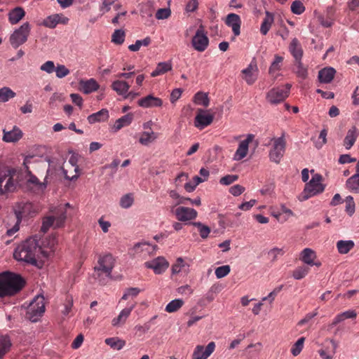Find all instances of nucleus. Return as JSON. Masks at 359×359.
<instances>
[{"instance_id":"10","label":"nucleus","mask_w":359,"mask_h":359,"mask_svg":"<svg viewBox=\"0 0 359 359\" xmlns=\"http://www.w3.org/2000/svg\"><path fill=\"white\" fill-rule=\"evenodd\" d=\"M114 258L111 255H106L99 259V266L95 267V270L102 271L107 276L110 277L112 269L114 266Z\"/></svg>"},{"instance_id":"40","label":"nucleus","mask_w":359,"mask_h":359,"mask_svg":"<svg viewBox=\"0 0 359 359\" xmlns=\"http://www.w3.org/2000/svg\"><path fill=\"white\" fill-rule=\"evenodd\" d=\"M156 138L157 135L153 131L151 133L144 132L141 135L139 142L143 145H148L149 143L154 141Z\"/></svg>"},{"instance_id":"46","label":"nucleus","mask_w":359,"mask_h":359,"mask_svg":"<svg viewBox=\"0 0 359 359\" xmlns=\"http://www.w3.org/2000/svg\"><path fill=\"white\" fill-rule=\"evenodd\" d=\"M195 101L198 104L207 107L209 105L210 100L207 93L198 92L195 95Z\"/></svg>"},{"instance_id":"64","label":"nucleus","mask_w":359,"mask_h":359,"mask_svg":"<svg viewBox=\"0 0 359 359\" xmlns=\"http://www.w3.org/2000/svg\"><path fill=\"white\" fill-rule=\"evenodd\" d=\"M338 161L340 164H344L355 162L356 158L351 157L349 154H341L340 155Z\"/></svg>"},{"instance_id":"54","label":"nucleus","mask_w":359,"mask_h":359,"mask_svg":"<svg viewBox=\"0 0 359 359\" xmlns=\"http://www.w3.org/2000/svg\"><path fill=\"white\" fill-rule=\"evenodd\" d=\"M231 269L229 265L219 266L215 269V276L217 278H222L230 273Z\"/></svg>"},{"instance_id":"62","label":"nucleus","mask_w":359,"mask_h":359,"mask_svg":"<svg viewBox=\"0 0 359 359\" xmlns=\"http://www.w3.org/2000/svg\"><path fill=\"white\" fill-rule=\"evenodd\" d=\"M244 191L245 188L240 184L233 185L229 189V192L234 196H240Z\"/></svg>"},{"instance_id":"14","label":"nucleus","mask_w":359,"mask_h":359,"mask_svg":"<svg viewBox=\"0 0 359 359\" xmlns=\"http://www.w3.org/2000/svg\"><path fill=\"white\" fill-rule=\"evenodd\" d=\"M214 119L212 114H205V111L201 109H198V114L195 117L194 125L197 128H203L210 125Z\"/></svg>"},{"instance_id":"44","label":"nucleus","mask_w":359,"mask_h":359,"mask_svg":"<svg viewBox=\"0 0 359 359\" xmlns=\"http://www.w3.org/2000/svg\"><path fill=\"white\" fill-rule=\"evenodd\" d=\"M125 32L123 29H116L111 36V41L115 44L121 45L124 42Z\"/></svg>"},{"instance_id":"9","label":"nucleus","mask_w":359,"mask_h":359,"mask_svg":"<svg viewBox=\"0 0 359 359\" xmlns=\"http://www.w3.org/2000/svg\"><path fill=\"white\" fill-rule=\"evenodd\" d=\"M208 44L209 39L205 33L203 26L201 25L192 38L191 45L196 50L203 52L208 48Z\"/></svg>"},{"instance_id":"2","label":"nucleus","mask_w":359,"mask_h":359,"mask_svg":"<svg viewBox=\"0 0 359 359\" xmlns=\"http://www.w3.org/2000/svg\"><path fill=\"white\" fill-rule=\"evenodd\" d=\"M15 168H7L0 171V195L13 193L17 190L18 182L14 180Z\"/></svg>"},{"instance_id":"59","label":"nucleus","mask_w":359,"mask_h":359,"mask_svg":"<svg viewBox=\"0 0 359 359\" xmlns=\"http://www.w3.org/2000/svg\"><path fill=\"white\" fill-rule=\"evenodd\" d=\"M346 211L349 215H352L355 212V203L353 201V198L351 196H347L346 198Z\"/></svg>"},{"instance_id":"28","label":"nucleus","mask_w":359,"mask_h":359,"mask_svg":"<svg viewBox=\"0 0 359 359\" xmlns=\"http://www.w3.org/2000/svg\"><path fill=\"white\" fill-rule=\"evenodd\" d=\"M290 50L296 60H301L303 55V50L299 46L297 39L294 38L292 40L290 45Z\"/></svg>"},{"instance_id":"34","label":"nucleus","mask_w":359,"mask_h":359,"mask_svg":"<svg viewBox=\"0 0 359 359\" xmlns=\"http://www.w3.org/2000/svg\"><path fill=\"white\" fill-rule=\"evenodd\" d=\"M172 69V65L169 62H159L155 70L151 73L152 77H156L158 75L163 74Z\"/></svg>"},{"instance_id":"1","label":"nucleus","mask_w":359,"mask_h":359,"mask_svg":"<svg viewBox=\"0 0 359 359\" xmlns=\"http://www.w3.org/2000/svg\"><path fill=\"white\" fill-rule=\"evenodd\" d=\"M41 252H42V249L37 240L34 238H29L16 248L13 257L19 262H24L39 266L36 257Z\"/></svg>"},{"instance_id":"32","label":"nucleus","mask_w":359,"mask_h":359,"mask_svg":"<svg viewBox=\"0 0 359 359\" xmlns=\"http://www.w3.org/2000/svg\"><path fill=\"white\" fill-rule=\"evenodd\" d=\"M355 244L353 241H339L337 243V248L339 253L341 255L347 254L354 247Z\"/></svg>"},{"instance_id":"63","label":"nucleus","mask_w":359,"mask_h":359,"mask_svg":"<svg viewBox=\"0 0 359 359\" xmlns=\"http://www.w3.org/2000/svg\"><path fill=\"white\" fill-rule=\"evenodd\" d=\"M73 306V297L72 296H67L66 298V304L65 305V310L62 311L64 315H68L71 311Z\"/></svg>"},{"instance_id":"20","label":"nucleus","mask_w":359,"mask_h":359,"mask_svg":"<svg viewBox=\"0 0 359 359\" xmlns=\"http://www.w3.org/2000/svg\"><path fill=\"white\" fill-rule=\"evenodd\" d=\"M358 135L359 132L355 126H352L347 131L343 143V145L347 150L350 149L353 146Z\"/></svg>"},{"instance_id":"58","label":"nucleus","mask_w":359,"mask_h":359,"mask_svg":"<svg viewBox=\"0 0 359 359\" xmlns=\"http://www.w3.org/2000/svg\"><path fill=\"white\" fill-rule=\"evenodd\" d=\"M16 217L18 218L17 223L10 229L7 230L6 234L9 236H13L19 230V222L21 220L22 212L21 211H15Z\"/></svg>"},{"instance_id":"51","label":"nucleus","mask_w":359,"mask_h":359,"mask_svg":"<svg viewBox=\"0 0 359 359\" xmlns=\"http://www.w3.org/2000/svg\"><path fill=\"white\" fill-rule=\"evenodd\" d=\"M283 57L276 55L274 61L271 63V65L269 67V73L270 74H272L275 72L279 70L280 69V64L283 62Z\"/></svg>"},{"instance_id":"11","label":"nucleus","mask_w":359,"mask_h":359,"mask_svg":"<svg viewBox=\"0 0 359 359\" xmlns=\"http://www.w3.org/2000/svg\"><path fill=\"white\" fill-rule=\"evenodd\" d=\"M145 266L153 269L156 274H161L168 268L169 263L163 257H158L150 262H145Z\"/></svg>"},{"instance_id":"15","label":"nucleus","mask_w":359,"mask_h":359,"mask_svg":"<svg viewBox=\"0 0 359 359\" xmlns=\"http://www.w3.org/2000/svg\"><path fill=\"white\" fill-rule=\"evenodd\" d=\"M254 137L253 135L249 134L245 140L240 142L233 157L234 160L240 161L246 156L248 151L249 144L252 141Z\"/></svg>"},{"instance_id":"29","label":"nucleus","mask_w":359,"mask_h":359,"mask_svg":"<svg viewBox=\"0 0 359 359\" xmlns=\"http://www.w3.org/2000/svg\"><path fill=\"white\" fill-rule=\"evenodd\" d=\"M112 89L120 95H125L129 90V84L124 81L116 80L111 84Z\"/></svg>"},{"instance_id":"47","label":"nucleus","mask_w":359,"mask_h":359,"mask_svg":"<svg viewBox=\"0 0 359 359\" xmlns=\"http://www.w3.org/2000/svg\"><path fill=\"white\" fill-rule=\"evenodd\" d=\"M330 343L332 344V353H327L325 350L321 349L319 351L320 355L324 359H332L333 358V355L334 354L336 349L337 348V343L333 340L330 339Z\"/></svg>"},{"instance_id":"56","label":"nucleus","mask_w":359,"mask_h":359,"mask_svg":"<svg viewBox=\"0 0 359 359\" xmlns=\"http://www.w3.org/2000/svg\"><path fill=\"white\" fill-rule=\"evenodd\" d=\"M238 179V176L237 175H227L220 178L219 183L222 185H229Z\"/></svg>"},{"instance_id":"25","label":"nucleus","mask_w":359,"mask_h":359,"mask_svg":"<svg viewBox=\"0 0 359 359\" xmlns=\"http://www.w3.org/2000/svg\"><path fill=\"white\" fill-rule=\"evenodd\" d=\"M135 304H133L131 306H130L128 308L123 309L121 311L119 315L116 318H114L112 320V321H111L112 325L114 327H118V326H120V325L124 324L125 322L126 321L127 318L130 316L131 311L135 308Z\"/></svg>"},{"instance_id":"57","label":"nucleus","mask_w":359,"mask_h":359,"mask_svg":"<svg viewBox=\"0 0 359 359\" xmlns=\"http://www.w3.org/2000/svg\"><path fill=\"white\" fill-rule=\"evenodd\" d=\"M171 15V11L169 8H159L156 13V18L158 20L167 19Z\"/></svg>"},{"instance_id":"49","label":"nucleus","mask_w":359,"mask_h":359,"mask_svg":"<svg viewBox=\"0 0 359 359\" xmlns=\"http://www.w3.org/2000/svg\"><path fill=\"white\" fill-rule=\"evenodd\" d=\"M134 199L131 194L123 196L120 200V205L123 208H130L133 203Z\"/></svg>"},{"instance_id":"38","label":"nucleus","mask_w":359,"mask_h":359,"mask_svg":"<svg viewBox=\"0 0 359 359\" xmlns=\"http://www.w3.org/2000/svg\"><path fill=\"white\" fill-rule=\"evenodd\" d=\"M15 93L8 87L0 88V102H8L15 96Z\"/></svg>"},{"instance_id":"48","label":"nucleus","mask_w":359,"mask_h":359,"mask_svg":"<svg viewBox=\"0 0 359 359\" xmlns=\"http://www.w3.org/2000/svg\"><path fill=\"white\" fill-rule=\"evenodd\" d=\"M304 341H305V338L301 337L293 345V346L291 349V352L294 356H297L301 353V351L303 348V346H304Z\"/></svg>"},{"instance_id":"21","label":"nucleus","mask_w":359,"mask_h":359,"mask_svg":"<svg viewBox=\"0 0 359 359\" xmlns=\"http://www.w3.org/2000/svg\"><path fill=\"white\" fill-rule=\"evenodd\" d=\"M79 84L80 90L85 94L91 93L99 88V84L94 79H90L86 81L81 80Z\"/></svg>"},{"instance_id":"31","label":"nucleus","mask_w":359,"mask_h":359,"mask_svg":"<svg viewBox=\"0 0 359 359\" xmlns=\"http://www.w3.org/2000/svg\"><path fill=\"white\" fill-rule=\"evenodd\" d=\"M11 346L9 337L0 335V359L10 351Z\"/></svg>"},{"instance_id":"12","label":"nucleus","mask_w":359,"mask_h":359,"mask_svg":"<svg viewBox=\"0 0 359 359\" xmlns=\"http://www.w3.org/2000/svg\"><path fill=\"white\" fill-rule=\"evenodd\" d=\"M215 348V343L214 341L210 342L205 348L202 345H198L194 351L192 359H207L213 353Z\"/></svg>"},{"instance_id":"50","label":"nucleus","mask_w":359,"mask_h":359,"mask_svg":"<svg viewBox=\"0 0 359 359\" xmlns=\"http://www.w3.org/2000/svg\"><path fill=\"white\" fill-rule=\"evenodd\" d=\"M309 268L306 266H299L292 273V276L296 280H300L306 276L309 273Z\"/></svg>"},{"instance_id":"52","label":"nucleus","mask_w":359,"mask_h":359,"mask_svg":"<svg viewBox=\"0 0 359 359\" xmlns=\"http://www.w3.org/2000/svg\"><path fill=\"white\" fill-rule=\"evenodd\" d=\"M58 18V15L48 16L43 20V25L49 28H54L59 22Z\"/></svg>"},{"instance_id":"13","label":"nucleus","mask_w":359,"mask_h":359,"mask_svg":"<svg viewBox=\"0 0 359 359\" xmlns=\"http://www.w3.org/2000/svg\"><path fill=\"white\" fill-rule=\"evenodd\" d=\"M175 215L179 221L186 222L195 219L197 212L193 208L179 207L175 210Z\"/></svg>"},{"instance_id":"24","label":"nucleus","mask_w":359,"mask_h":359,"mask_svg":"<svg viewBox=\"0 0 359 359\" xmlns=\"http://www.w3.org/2000/svg\"><path fill=\"white\" fill-rule=\"evenodd\" d=\"M316 258V252L311 248H305L301 252L300 259L305 264L310 266H320V263H315L313 261Z\"/></svg>"},{"instance_id":"42","label":"nucleus","mask_w":359,"mask_h":359,"mask_svg":"<svg viewBox=\"0 0 359 359\" xmlns=\"http://www.w3.org/2000/svg\"><path fill=\"white\" fill-rule=\"evenodd\" d=\"M151 39L149 36H147L142 40H137L135 43L128 46L130 50L136 52L140 50L142 46H148L151 43Z\"/></svg>"},{"instance_id":"33","label":"nucleus","mask_w":359,"mask_h":359,"mask_svg":"<svg viewBox=\"0 0 359 359\" xmlns=\"http://www.w3.org/2000/svg\"><path fill=\"white\" fill-rule=\"evenodd\" d=\"M348 189L354 192L359 193V174L357 172L349 177L346 182Z\"/></svg>"},{"instance_id":"5","label":"nucleus","mask_w":359,"mask_h":359,"mask_svg":"<svg viewBox=\"0 0 359 359\" xmlns=\"http://www.w3.org/2000/svg\"><path fill=\"white\" fill-rule=\"evenodd\" d=\"M45 312L44 297L36 295L27 307L26 318L32 323L37 322Z\"/></svg>"},{"instance_id":"19","label":"nucleus","mask_w":359,"mask_h":359,"mask_svg":"<svg viewBox=\"0 0 359 359\" xmlns=\"http://www.w3.org/2000/svg\"><path fill=\"white\" fill-rule=\"evenodd\" d=\"M226 24L229 27H231L232 31L235 36H238L241 33V19L238 15L230 13L227 15Z\"/></svg>"},{"instance_id":"60","label":"nucleus","mask_w":359,"mask_h":359,"mask_svg":"<svg viewBox=\"0 0 359 359\" xmlns=\"http://www.w3.org/2000/svg\"><path fill=\"white\" fill-rule=\"evenodd\" d=\"M56 76L61 79L69 74V70L63 65H58L55 68Z\"/></svg>"},{"instance_id":"17","label":"nucleus","mask_w":359,"mask_h":359,"mask_svg":"<svg viewBox=\"0 0 359 359\" xmlns=\"http://www.w3.org/2000/svg\"><path fill=\"white\" fill-rule=\"evenodd\" d=\"M258 68L255 62H251L246 69L242 70L243 79L248 85H252L257 79Z\"/></svg>"},{"instance_id":"6","label":"nucleus","mask_w":359,"mask_h":359,"mask_svg":"<svg viewBox=\"0 0 359 359\" xmlns=\"http://www.w3.org/2000/svg\"><path fill=\"white\" fill-rule=\"evenodd\" d=\"M273 146L269 151V156L271 161L279 164L284 156L286 149V140L285 133L279 137H273L271 139Z\"/></svg>"},{"instance_id":"22","label":"nucleus","mask_w":359,"mask_h":359,"mask_svg":"<svg viewBox=\"0 0 359 359\" xmlns=\"http://www.w3.org/2000/svg\"><path fill=\"white\" fill-rule=\"evenodd\" d=\"M336 70L333 67H325L318 72V79L320 83H330L334 79Z\"/></svg>"},{"instance_id":"41","label":"nucleus","mask_w":359,"mask_h":359,"mask_svg":"<svg viewBox=\"0 0 359 359\" xmlns=\"http://www.w3.org/2000/svg\"><path fill=\"white\" fill-rule=\"evenodd\" d=\"M193 226L198 228L200 236L202 238H207L210 233V229L208 226L200 222H194L191 223Z\"/></svg>"},{"instance_id":"45","label":"nucleus","mask_w":359,"mask_h":359,"mask_svg":"<svg viewBox=\"0 0 359 359\" xmlns=\"http://www.w3.org/2000/svg\"><path fill=\"white\" fill-rule=\"evenodd\" d=\"M296 70L295 73L298 77L305 79L307 77L308 72L307 69L304 67L301 60H296Z\"/></svg>"},{"instance_id":"27","label":"nucleus","mask_w":359,"mask_h":359,"mask_svg":"<svg viewBox=\"0 0 359 359\" xmlns=\"http://www.w3.org/2000/svg\"><path fill=\"white\" fill-rule=\"evenodd\" d=\"M25 15V11L21 7H16L8 13V19L12 25L17 24Z\"/></svg>"},{"instance_id":"8","label":"nucleus","mask_w":359,"mask_h":359,"mask_svg":"<svg viewBox=\"0 0 359 359\" xmlns=\"http://www.w3.org/2000/svg\"><path fill=\"white\" fill-rule=\"evenodd\" d=\"M30 32L29 22L23 23L18 29H15L10 36V43L14 48H18L25 43Z\"/></svg>"},{"instance_id":"35","label":"nucleus","mask_w":359,"mask_h":359,"mask_svg":"<svg viewBox=\"0 0 359 359\" xmlns=\"http://www.w3.org/2000/svg\"><path fill=\"white\" fill-rule=\"evenodd\" d=\"M105 343L114 350H121L126 344V341L118 337H111L105 339Z\"/></svg>"},{"instance_id":"55","label":"nucleus","mask_w":359,"mask_h":359,"mask_svg":"<svg viewBox=\"0 0 359 359\" xmlns=\"http://www.w3.org/2000/svg\"><path fill=\"white\" fill-rule=\"evenodd\" d=\"M7 297L6 283L5 272L0 273V297Z\"/></svg>"},{"instance_id":"43","label":"nucleus","mask_w":359,"mask_h":359,"mask_svg":"<svg viewBox=\"0 0 359 359\" xmlns=\"http://www.w3.org/2000/svg\"><path fill=\"white\" fill-rule=\"evenodd\" d=\"M66 218L67 215L65 210H61L58 212H57L56 215L55 216L54 229L62 227L64 226Z\"/></svg>"},{"instance_id":"53","label":"nucleus","mask_w":359,"mask_h":359,"mask_svg":"<svg viewBox=\"0 0 359 359\" xmlns=\"http://www.w3.org/2000/svg\"><path fill=\"white\" fill-rule=\"evenodd\" d=\"M305 11V7L302 2L300 1H294L292 2L291 5V11L296 14V15H300L303 13Z\"/></svg>"},{"instance_id":"7","label":"nucleus","mask_w":359,"mask_h":359,"mask_svg":"<svg viewBox=\"0 0 359 359\" xmlns=\"http://www.w3.org/2000/svg\"><path fill=\"white\" fill-rule=\"evenodd\" d=\"M291 87L290 83H286L284 86L273 88L266 93V100L272 104L284 101L289 96Z\"/></svg>"},{"instance_id":"16","label":"nucleus","mask_w":359,"mask_h":359,"mask_svg":"<svg viewBox=\"0 0 359 359\" xmlns=\"http://www.w3.org/2000/svg\"><path fill=\"white\" fill-rule=\"evenodd\" d=\"M140 107L143 108L160 107L163 105V101L161 98L154 97L152 95L140 99L137 101Z\"/></svg>"},{"instance_id":"36","label":"nucleus","mask_w":359,"mask_h":359,"mask_svg":"<svg viewBox=\"0 0 359 359\" xmlns=\"http://www.w3.org/2000/svg\"><path fill=\"white\" fill-rule=\"evenodd\" d=\"M133 120V115L128 114L117 119L114 124L115 130H118L123 126H128Z\"/></svg>"},{"instance_id":"30","label":"nucleus","mask_w":359,"mask_h":359,"mask_svg":"<svg viewBox=\"0 0 359 359\" xmlns=\"http://www.w3.org/2000/svg\"><path fill=\"white\" fill-rule=\"evenodd\" d=\"M265 14L266 17L264 19L260 27V32L263 35H266L268 33L274 20L273 15L271 13L266 11Z\"/></svg>"},{"instance_id":"18","label":"nucleus","mask_w":359,"mask_h":359,"mask_svg":"<svg viewBox=\"0 0 359 359\" xmlns=\"http://www.w3.org/2000/svg\"><path fill=\"white\" fill-rule=\"evenodd\" d=\"M3 133L2 140L6 142H16L22 137L23 135L22 130L15 126L11 130L4 129Z\"/></svg>"},{"instance_id":"37","label":"nucleus","mask_w":359,"mask_h":359,"mask_svg":"<svg viewBox=\"0 0 359 359\" xmlns=\"http://www.w3.org/2000/svg\"><path fill=\"white\" fill-rule=\"evenodd\" d=\"M184 303L181 299H173L166 305L165 310L168 313L176 312L184 305Z\"/></svg>"},{"instance_id":"23","label":"nucleus","mask_w":359,"mask_h":359,"mask_svg":"<svg viewBox=\"0 0 359 359\" xmlns=\"http://www.w3.org/2000/svg\"><path fill=\"white\" fill-rule=\"evenodd\" d=\"M69 163L71 165L72 168L74 169L75 172L73 175H69L67 174V170H65L63 167H62V170L65 179L69 180H74L79 177V168L78 165V158L76 155L73 154L70 156L69 159Z\"/></svg>"},{"instance_id":"61","label":"nucleus","mask_w":359,"mask_h":359,"mask_svg":"<svg viewBox=\"0 0 359 359\" xmlns=\"http://www.w3.org/2000/svg\"><path fill=\"white\" fill-rule=\"evenodd\" d=\"M183 266H184L183 259L182 257H178L176 260V263L172 266V273H179Z\"/></svg>"},{"instance_id":"26","label":"nucleus","mask_w":359,"mask_h":359,"mask_svg":"<svg viewBox=\"0 0 359 359\" xmlns=\"http://www.w3.org/2000/svg\"><path fill=\"white\" fill-rule=\"evenodd\" d=\"M109 118V111L107 109H102L99 111L89 115L87 118L88 121L90 124L97 122L105 121Z\"/></svg>"},{"instance_id":"3","label":"nucleus","mask_w":359,"mask_h":359,"mask_svg":"<svg viewBox=\"0 0 359 359\" xmlns=\"http://www.w3.org/2000/svg\"><path fill=\"white\" fill-rule=\"evenodd\" d=\"M323 177L318 173L312 176L311 180L306 184L304 189L300 196L299 201H306L310 197L322 193L325 189V185L321 184Z\"/></svg>"},{"instance_id":"4","label":"nucleus","mask_w":359,"mask_h":359,"mask_svg":"<svg viewBox=\"0 0 359 359\" xmlns=\"http://www.w3.org/2000/svg\"><path fill=\"white\" fill-rule=\"evenodd\" d=\"M7 297H12L20 292L26 285L25 278L20 274L5 271Z\"/></svg>"},{"instance_id":"39","label":"nucleus","mask_w":359,"mask_h":359,"mask_svg":"<svg viewBox=\"0 0 359 359\" xmlns=\"http://www.w3.org/2000/svg\"><path fill=\"white\" fill-rule=\"evenodd\" d=\"M55 226V216H46L42 219L41 231L46 233L51 226Z\"/></svg>"}]
</instances>
